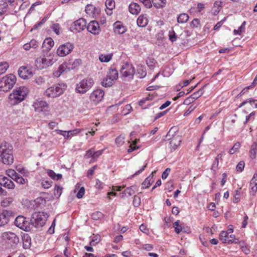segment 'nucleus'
<instances>
[{
    "mask_svg": "<svg viewBox=\"0 0 257 257\" xmlns=\"http://www.w3.org/2000/svg\"><path fill=\"white\" fill-rule=\"evenodd\" d=\"M181 142V139L179 136L174 137L169 143L171 150H175L180 145Z\"/></svg>",
    "mask_w": 257,
    "mask_h": 257,
    "instance_id": "obj_21",
    "label": "nucleus"
},
{
    "mask_svg": "<svg viewBox=\"0 0 257 257\" xmlns=\"http://www.w3.org/2000/svg\"><path fill=\"white\" fill-rule=\"evenodd\" d=\"M28 93V89L26 87L21 86L15 89L9 95V102L15 105L23 101Z\"/></svg>",
    "mask_w": 257,
    "mask_h": 257,
    "instance_id": "obj_2",
    "label": "nucleus"
},
{
    "mask_svg": "<svg viewBox=\"0 0 257 257\" xmlns=\"http://www.w3.org/2000/svg\"><path fill=\"white\" fill-rule=\"evenodd\" d=\"M257 153V143L256 142H253L250 147L249 151V156L252 159H254L256 157V154Z\"/></svg>",
    "mask_w": 257,
    "mask_h": 257,
    "instance_id": "obj_31",
    "label": "nucleus"
},
{
    "mask_svg": "<svg viewBox=\"0 0 257 257\" xmlns=\"http://www.w3.org/2000/svg\"><path fill=\"white\" fill-rule=\"evenodd\" d=\"M146 63L148 66L153 70L155 67L157 62L153 58H148L146 60Z\"/></svg>",
    "mask_w": 257,
    "mask_h": 257,
    "instance_id": "obj_41",
    "label": "nucleus"
},
{
    "mask_svg": "<svg viewBox=\"0 0 257 257\" xmlns=\"http://www.w3.org/2000/svg\"><path fill=\"white\" fill-rule=\"evenodd\" d=\"M94 81L92 78L84 79L77 84L75 91L79 93H84L92 87Z\"/></svg>",
    "mask_w": 257,
    "mask_h": 257,
    "instance_id": "obj_8",
    "label": "nucleus"
},
{
    "mask_svg": "<svg viewBox=\"0 0 257 257\" xmlns=\"http://www.w3.org/2000/svg\"><path fill=\"white\" fill-rule=\"evenodd\" d=\"M124 137L122 136L117 137L115 139V143L118 146H121L124 143Z\"/></svg>",
    "mask_w": 257,
    "mask_h": 257,
    "instance_id": "obj_58",
    "label": "nucleus"
},
{
    "mask_svg": "<svg viewBox=\"0 0 257 257\" xmlns=\"http://www.w3.org/2000/svg\"><path fill=\"white\" fill-rule=\"evenodd\" d=\"M152 5L158 9L164 7L166 4V0H151Z\"/></svg>",
    "mask_w": 257,
    "mask_h": 257,
    "instance_id": "obj_29",
    "label": "nucleus"
},
{
    "mask_svg": "<svg viewBox=\"0 0 257 257\" xmlns=\"http://www.w3.org/2000/svg\"><path fill=\"white\" fill-rule=\"evenodd\" d=\"M92 218L94 220H97L103 217V214L100 211H96L92 214Z\"/></svg>",
    "mask_w": 257,
    "mask_h": 257,
    "instance_id": "obj_51",
    "label": "nucleus"
},
{
    "mask_svg": "<svg viewBox=\"0 0 257 257\" xmlns=\"http://www.w3.org/2000/svg\"><path fill=\"white\" fill-rule=\"evenodd\" d=\"M249 186H257V174H254L250 180Z\"/></svg>",
    "mask_w": 257,
    "mask_h": 257,
    "instance_id": "obj_61",
    "label": "nucleus"
},
{
    "mask_svg": "<svg viewBox=\"0 0 257 257\" xmlns=\"http://www.w3.org/2000/svg\"><path fill=\"white\" fill-rule=\"evenodd\" d=\"M244 168V163L243 161L239 162L236 166L237 171L242 172Z\"/></svg>",
    "mask_w": 257,
    "mask_h": 257,
    "instance_id": "obj_62",
    "label": "nucleus"
},
{
    "mask_svg": "<svg viewBox=\"0 0 257 257\" xmlns=\"http://www.w3.org/2000/svg\"><path fill=\"white\" fill-rule=\"evenodd\" d=\"M67 66L66 63H63L61 64L59 68H58V70L55 71L53 74L55 77H59L63 73L67 71Z\"/></svg>",
    "mask_w": 257,
    "mask_h": 257,
    "instance_id": "obj_27",
    "label": "nucleus"
},
{
    "mask_svg": "<svg viewBox=\"0 0 257 257\" xmlns=\"http://www.w3.org/2000/svg\"><path fill=\"white\" fill-rule=\"evenodd\" d=\"M152 179V177H151V176L147 177L142 184V188L145 189L149 188L153 182Z\"/></svg>",
    "mask_w": 257,
    "mask_h": 257,
    "instance_id": "obj_40",
    "label": "nucleus"
},
{
    "mask_svg": "<svg viewBox=\"0 0 257 257\" xmlns=\"http://www.w3.org/2000/svg\"><path fill=\"white\" fill-rule=\"evenodd\" d=\"M147 8H150L152 5L151 0H140Z\"/></svg>",
    "mask_w": 257,
    "mask_h": 257,
    "instance_id": "obj_63",
    "label": "nucleus"
},
{
    "mask_svg": "<svg viewBox=\"0 0 257 257\" xmlns=\"http://www.w3.org/2000/svg\"><path fill=\"white\" fill-rule=\"evenodd\" d=\"M85 193V188L84 187H82L80 188L78 192L76 194V197L78 199H80L83 197Z\"/></svg>",
    "mask_w": 257,
    "mask_h": 257,
    "instance_id": "obj_60",
    "label": "nucleus"
},
{
    "mask_svg": "<svg viewBox=\"0 0 257 257\" xmlns=\"http://www.w3.org/2000/svg\"><path fill=\"white\" fill-rule=\"evenodd\" d=\"M15 75L10 74L0 79V91L7 92L11 89L16 82Z\"/></svg>",
    "mask_w": 257,
    "mask_h": 257,
    "instance_id": "obj_4",
    "label": "nucleus"
},
{
    "mask_svg": "<svg viewBox=\"0 0 257 257\" xmlns=\"http://www.w3.org/2000/svg\"><path fill=\"white\" fill-rule=\"evenodd\" d=\"M245 22H244L237 30H234L233 33L235 35L240 34L245 29Z\"/></svg>",
    "mask_w": 257,
    "mask_h": 257,
    "instance_id": "obj_56",
    "label": "nucleus"
},
{
    "mask_svg": "<svg viewBox=\"0 0 257 257\" xmlns=\"http://www.w3.org/2000/svg\"><path fill=\"white\" fill-rule=\"evenodd\" d=\"M106 10L107 15L110 16L112 13V10L115 7V3L113 0H106L105 2Z\"/></svg>",
    "mask_w": 257,
    "mask_h": 257,
    "instance_id": "obj_22",
    "label": "nucleus"
},
{
    "mask_svg": "<svg viewBox=\"0 0 257 257\" xmlns=\"http://www.w3.org/2000/svg\"><path fill=\"white\" fill-rule=\"evenodd\" d=\"M107 75L109 77L112 81L115 80L118 78L117 71L114 68H110L107 72Z\"/></svg>",
    "mask_w": 257,
    "mask_h": 257,
    "instance_id": "obj_30",
    "label": "nucleus"
},
{
    "mask_svg": "<svg viewBox=\"0 0 257 257\" xmlns=\"http://www.w3.org/2000/svg\"><path fill=\"white\" fill-rule=\"evenodd\" d=\"M129 11L133 15H138L141 11V7L138 4L132 3L129 6Z\"/></svg>",
    "mask_w": 257,
    "mask_h": 257,
    "instance_id": "obj_25",
    "label": "nucleus"
},
{
    "mask_svg": "<svg viewBox=\"0 0 257 257\" xmlns=\"http://www.w3.org/2000/svg\"><path fill=\"white\" fill-rule=\"evenodd\" d=\"M137 186L133 185L130 187L127 188L125 189V190L122 193L121 197H124L127 195L128 196H131L134 194L136 192V190L137 189Z\"/></svg>",
    "mask_w": 257,
    "mask_h": 257,
    "instance_id": "obj_24",
    "label": "nucleus"
},
{
    "mask_svg": "<svg viewBox=\"0 0 257 257\" xmlns=\"http://www.w3.org/2000/svg\"><path fill=\"white\" fill-rule=\"evenodd\" d=\"M8 4L7 0H0V16L6 12Z\"/></svg>",
    "mask_w": 257,
    "mask_h": 257,
    "instance_id": "obj_32",
    "label": "nucleus"
},
{
    "mask_svg": "<svg viewBox=\"0 0 257 257\" xmlns=\"http://www.w3.org/2000/svg\"><path fill=\"white\" fill-rule=\"evenodd\" d=\"M100 240V235H94L92 237V238L90 242V244L91 246L95 245V244L98 243Z\"/></svg>",
    "mask_w": 257,
    "mask_h": 257,
    "instance_id": "obj_49",
    "label": "nucleus"
},
{
    "mask_svg": "<svg viewBox=\"0 0 257 257\" xmlns=\"http://www.w3.org/2000/svg\"><path fill=\"white\" fill-rule=\"evenodd\" d=\"M73 45L70 43H66L60 45L57 50V54L60 57H64L68 55L73 50Z\"/></svg>",
    "mask_w": 257,
    "mask_h": 257,
    "instance_id": "obj_10",
    "label": "nucleus"
},
{
    "mask_svg": "<svg viewBox=\"0 0 257 257\" xmlns=\"http://www.w3.org/2000/svg\"><path fill=\"white\" fill-rule=\"evenodd\" d=\"M7 174L13 180H14V178H16L18 175V174L13 169H9L7 170Z\"/></svg>",
    "mask_w": 257,
    "mask_h": 257,
    "instance_id": "obj_50",
    "label": "nucleus"
},
{
    "mask_svg": "<svg viewBox=\"0 0 257 257\" xmlns=\"http://www.w3.org/2000/svg\"><path fill=\"white\" fill-rule=\"evenodd\" d=\"M14 201L12 197H6L1 201V205L4 207L9 206Z\"/></svg>",
    "mask_w": 257,
    "mask_h": 257,
    "instance_id": "obj_39",
    "label": "nucleus"
},
{
    "mask_svg": "<svg viewBox=\"0 0 257 257\" xmlns=\"http://www.w3.org/2000/svg\"><path fill=\"white\" fill-rule=\"evenodd\" d=\"M137 25L140 27L146 26L148 23V19L146 15H140L137 19Z\"/></svg>",
    "mask_w": 257,
    "mask_h": 257,
    "instance_id": "obj_23",
    "label": "nucleus"
},
{
    "mask_svg": "<svg viewBox=\"0 0 257 257\" xmlns=\"http://www.w3.org/2000/svg\"><path fill=\"white\" fill-rule=\"evenodd\" d=\"M15 224L17 227L26 231L31 229L30 223L23 216H18L15 220Z\"/></svg>",
    "mask_w": 257,
    "mask_h": 257,
    "instance_id": "obj_9",
    "label": "nucleus"
},
{
    "mask_svg": "<svg viewBox=\"0 0 257 257\" xmlns=\"http://www.w3.org/2000/svg\"><path fill=\"white\" fill-rule=\"evenodd\" d=\"M189 19V16L187 14L183 13L180 14L177 18V22L179 23L183 24L186 23Z\"/></svg>",
    "mask_w": 257,
    "mask_h": 257,
    "instance_id": "obj_35",
    "label": "nucleus"
},
{
    "mask_svg": "<svg viewBox=\"0 0 257 257\" xmlns=\"http://www.w3.org/2000/svg\"><path fill=\"white\" fill-rule=\"evenodd\" d=\"M203 94V89H200L198 91L193 93L191 95V97L193 99L194 101L198 98L200 96H201Z\"/></svg>",
    "mask_w": 257,
    "mask_h": 257,
    "instance_id": "obj_48",
    "label": "nucleus"
},
{
    "mask_svg": "<svg viewBox=\"0 0 257 257\" xmlns=\"http://www.w3.org/2000/svg\"><path fill=\"white\" fill-rule=\"evenodd\" d=\"M219 164V161L218 160V158H215L212 166H211V170H212L214 172V173H216V171L218 169V166Z\"/></svg>",
    "mask_w": 257,
    "mask_h": 257,
    "instance_id": "obj_53",
    "label": "nucleus"
},
{
    "mask_svg": "<svg viewBox=\"0 0 257 257\" xmlns=\"http://www.w3.org/2000/svg\"><path fill=\"white\" fill-rule=\"evenodd\" d=\"M3 237L6 241L10 244H17L19 242V237L12 232H6L3 233Z\"/></svg>",
    "mask_w": 257,
    "mask_h": 257,
    "instance_id": "obj_13",
    "label": "nucleus"
},
{
    "mask_svg": "<svg viewBox=\"0 0 257 257\" xmlns=\"http://www.w3.org/2000/svg\"><path fill=\"white\" fill-rule=\"evenodd\" d=\"M52 183V181L43 180L41 183V185L44 188L48 189L51 187Z\"/></svg>",
    "mask_w": 257,
    "mask_h": 257,
    "instance_id": "obj_57",
    "label": "nucleus"
},
{
    "mask_svg": "<svg viewBox=\"0 0 257 257\" xmlns=\"http://www.w3.org/2000/svg\"><path fill=\"white\" fill-rule=\"evenodd\" d=\"M48 214L44 212H35L31 219V224L35 227L43 226L46 223Z\"/></svg>",
    "mask_w": 257,
    "mask_h": 257,
    "instance_id": "obj_5",
    "label": "nucleus"
},
{
    "mask_svg": "<svg viewBox=\"0 0 257 257\" xmlns=\"http://www.w3.org/2000/svg\"><path fill=\"white\" fill-rule=\"evenodd\" d=\"M33 106L35 111L37 112L46 113L49 111V105L45 101L36 100L34 102Z\"/></svg>",
    "mask_w": 257,
    "mask_h": 257,
    "instance_id": "obj_11",
    "label": "nucleus"
},
{
    "mask_svg": "<svg viewBox=\"0 0 257 257\" xmlns=\"http://www.w3.org/2000/svg\"><path fill=\"white\" fill-rule=\"evenodd\" d=\"M54 62V60L50 56H42L35 60V65L37 69L42 70L51 66Z\"/></svg>",
    "mask_w": 257,
    "mask_h": 257,
    "instance_id": "obj_6",
    "label": "nucleus"
},
{
    "mask_svg": "<svg viewBox=\"0 0 257 257\" xmlns=\"http://www.w3.org/2000/svg\"><path fill=\"white\" fill-rule=\"evenodd\" d=\"M242 106H245V109H246V110H245V112L247 113L248 111H250L252 109L257 108V100L253 98L246 99L239 105V108Z\"/></svg>",
    "mask_w": 257,
    "mask_h": 257,
    "instance_id": "obj_12",
    "label": "nucleus"
},
{
    "mask_svg": "<svg viewBox=\"0 0 257 257\" xmlns=\"http://www.w3.org/2000/svg\"><path fill=\"white\" fill-rule=\"evenodd\" d=\"M19 76L23 79H26L32 77L33 75L32 71L28 67L22 66L18 70Z\"/></svg>",
    "mask_w": 257,
    "mask_h": 257,
    "instance_id": "obj_17",
    "label": "nucleus"
},
{
    "mask_svg": "<svg viewBox=\"0 0 257 257\" xmlns=\"http://www.w3.org/2000/svg\"><path fill=\"white\" fill-rule=\"evenodd\" d=\"M17 183L20 184H25L28 182L27 179L23 178L21 175H18L16 178H14V180Z\"/></svg>",
    "mask_w": 257,
    "mask_h": 257,
    "instance_id": "obj_47",
    "label": "nucleus"
},
{
    "mask_svg": "<svg viewBox=\"0 0 257 257\" xmlns=\"http://www.w3.org/2000/svg\"><path fill=\"white\" fill-rule=\"evenodd\" d=\"M241 145L239 142H236L234 144L233 146L229 150V153L230 154H233L236 153L240 148Z\"/></svg>",
    "mask_w": 257,
    "mask_h": 257,
    "instance_id": "obj_45",
    "label": "nucleus"
},
{
    "mask_svg": "<svg viewBox=\"0 0 257 257\" xmlns=\"http://www.w3.org/2000/svg\"><path fill=\"white\" fill-rule=\"evenodd\" d=\"M13 212L7 210H3L0 214V226H4L9 221L10 218L12 216Z\"/></svg>",
    "mask_w": 257,
    "mask_h": 257,
    "instance_id": "obj_16",
    "label": "nucleus"
},
{
    "mask_svg": "<svg viewBox=\"0 0 257 257\" xmlns=\"http://www.w3.org/2000/svg\"><path fill=\"white\" fill-rule=\"evenodd\" d=\"M173 227L177 233H179L182 230V227L179 225V221H176L173 223Z\"/></svg>",
    "mask_w": 257,
    "mask_h": 257,
    "instance_id": "obj_52",
    "label": "nucleus"
},
{
    "mask_svg": "<svg viewBox=\"0 0 257 257\" xmlns=\"http://www.w3.org/2000/svg\"><path fill=\"white\" fill-rule=\"evenodd\" d=\"M86 28L87 31L94 35H97L100 32L99 25L96 21H91Z\"/></svg>",
    "mask_w": 257,
    "mask_h": 257,
    "instance_id": "obj_15",
    "label": "nucleus"
},
{
    "mask_svg": "<svg viewBox=\"0 0 257 257\" xmlns=\"http://www.w3.org/2000/svg\"><path fill=\"white\" fill-rule=\"evenodd\" d=\"M238 239L236 238L235 237V235L234 234H230L229 235V239L228 240L227 243L231 244V243H238Z\"/></svg>",
    "mask_w": 257,
    "mask_h": 257,
    "instance_id": "obj_54",
    "label": "nucleus"
},
{
    "mask_svg": "<svg viewBox=\"0 0 257 257\" xmlns=\"http://www.w3.org/2000/svg\"><path fill=\"white\" fill-rule=\"evenodd\" d=\"M86 26V20L83 18H80L73 23L71 28L77 32H80L84 30Z\"/></svg>",
    "mask_w": 257,
    "mask_h": 257,
    "instance_id": "obj_14",
    "label": "nucleus"
},
{
    "mask_svg": "<svg viewBox=\"0 0 257 257\" xmlns=\"http://www.w3.org/2000/svg\"><path fill=\"white\" fill-rule=\"evenodd\" d=\"M169 40L172 42H174L176 41L177 35H176V33L174 30H172V31H169Z\"/></svg>",
    "mask_w": 257,
    "mask_h": 257,
    "instance_id": "obj_55",
    "label": "nucleus"
},
{
    "mask_svg": "<svg viewBox=\"0 0 257 257\" xmlns=\"http://www.w3.org/2000/svg\"><path fill=\"white\" fill-rule=\"evenodd\" d=\"M9 64L7 62L0 63V75H2L6 72L9 68Z\"/></svg>",
    "mask_w": 257,
    "mask_h": 257,
    "instance_id": "obj_46",
    "label": "nucleus"
},
{
    "mask_svg": "<svg viewBox=\"0 0 257 257\" xmlns=\"http://www.w3.org/2000/svg\"><path fill=\"white\" fill-rule=\"evenodd\" d=\"M222 2L220 1H216L214 4L213 11L214 15H217L221 10Z\"/></svg>",
    "mask_w": 257,
    "mask_h": 257,
    "instance_id": "obj_37",
    "label": "nucleus"
},
{
    "mask_svg": "<svg viewBox=\"0 0 257 257\" xmlns=\"http://www.w3.org/2000/svg\"><path fill=\"white\" fill-rule=\"evenodd\" d=\"M96 11H97V9L92 5H87L85 7L86 13L90 16H94L96 13Z\"/></svg>",
    "mask_w": 257,
    "mask_h": 257,
    "instance_id": "obj_33",
    "label": "nucleus"
},
{
    "mask_svg": "<svg viewBox=\"0 0 257 257\" xmlns=\"http://www.w3.org/2000/svg\"><path fill=\"white\" fill-rule=\"evenodd\" d=\"M63 191V188L61 187L60 185H56L55 186L54 190V195L57 198H59Z\"/></svg>",
    "mask_w": 257,
    "mask_h": 257,
    "instance_id": "obj_42",
    "label": "nucleus"
},
{
    "mask_svg": "<svg viewBox=\"0 0 257 257\" xmlns=\"http://www.w3.org/2000/svg\"><path fill=\"white\" fill-rule=\"evenodd\" d=\"M132 110V106L130 104L126 105L123 109V112L124 114H127L129 113Z\"/></svg>",
    "mask_w": 257,
    "mask_h": 257,
    "instance_id": "obj_64",
    "label": "nucleus"
},
{
    "mask_svg": "<svg viewBox=\"0 0 257 257\" xmlns=\"http://www.w3.org/2000/svg\"><path fill=\"white\" fill-rule=\"evenodd\" d=\"M43 45L47 50H50L54 46V41L52 38H48L44 40Z\"/></svg>",
    "mask_w": 257,
    "mask_h": 257,
    "instance_id": "obj_34",
    "label": "nucleus"
},
{
    "mask_svg": "<svg viewBox=\"0 0 257 257\" xmlns=\"http://www.w3.org/2000/svg\"><path fill=\"white\" fill-rule=\"evenodd\" d=\"M112 54H101L99 57V59L101 62H108L112 59Z\"/></svg>",
    "mask_w": 257,
    "mask_h": 257,
    "instance_id": "obj_43",
    "label": "nucleus"
},
{
    "mask_svg": "<svg viewBox=\"0 0 257 257\" xmlns=\"http://www.w3.org/2000/svg\"><path fill=\"white\" fill-rule=\"evenodd\" d=\"M113 30L114 33L117 34H122L126 31L125 27L119 21L114 23Z\"/></svg>",
    "mask_w": 257,
    "mask_h": 257,
    "instance_id": "obj_20",
    "label": "nucleus"
},
{
    "mask_svg": "<svg viewBox=\"0 0 257 257\" xmlns=\"http://www.w3.org/2000/svg\"><path fill=\"white\" fill-rule=\"evenodd\" d=\"M104 95V92L102 90L96 89L91 93L90 98L94 102H98L101 100Z\"/></svg>",
    "mask_w": 257,
    "mask_h": 257,
    "instance_id": "obj_18",
    "label": "nucleus"
},
{
    "mask_svg": "<svg viewBox=\"0 0 257 257\" xmlns=\"http://www.w3.org/2000/svg\"><path fill=\"white\" fill-rule=\"evenodd\" d=\"M67 85L63 83H57L47 88L45 92V95L48 97L54 98L58 97L63 93Z\"/></svg>",
    "mask_w": 257,
    "mask_h": 257,
    "instance_id": "obj_3",
    "label": "nucleus"
},
{
    "mask_svg": "<svg viewBox=\"0 0 257 257\" xmlns=\"http://www.w3.org/2000/svg\"><path fill=\"white\" fill-rule=\"evenodd\" d=\"M229 239V234L225 231H222L219 234V239L223 243L228 242Z\"/></svg>",
    "mask_w": 257,
    "mask_h": 257,
    "instance_id": "obj_38",
    "label": "nucleus"
},
{
    "mask_svg": "<svg viewBox=\"0 0 257 257\" xmlns=\"http://www.w3.org/2000/svg\"><path fill=\"white\" fill-rule=\"evenodd\" d=\"M141 203V198L139 196L135 195L133 200V205L135 207H138Z\"/></svg>",
    "mask_w": 257,
    "mask_h": 257,
    "instance_id": "obj_59",
    "label": "nucleus"
},
{
    "mask_svg": "<svg viewBox=\"0 0 257 257\" xmlns=\"http://www.w3.org/2000/svg\"><path fill=\"white\" fill-rule=\"evenodd\" d=\"M240 189L241 188H239L238 190H236L235 191L234 197L232 200L233 202L235 203H237L240 200V198L241 196Z\"/></svg>",
    "mask_w": 257,
    "mask_h": 257,
    "instance_id": "obj_44",
    "label": "nucleus"
},
{
    "mask_svg": "<svg viewBox=\"0 0 257 257\" xmlns=\"http://www.w3.org/2000/svg\"><path fill=\"white\" fill-rule=\"evenodd\" d=\"M113 82V81H112L109 77H108V76L106 75V76L102 80L101 84L103 86L106 87H110L112 85Z\"/></svg>",
    "mask_w": 257,
    "mask_h": 257,
    "instance_id": "obj_36",
    "label": "nucleus"
},
{
    "mask_svg": "<svg viewBox=\"0 0 257 257\" xmlns=\"http://www.w3.org/2000/svg\"><path fill=\"white\" fill-rule=\"evenodd\" d=\"M23 246L25 249L29 248L31 245V239L28 234H25L22 237Z\"/></svg>",
    "mask_w": 257,
    "mask_h": 257,
    "instance_id": "obj_26",
    "label": "nucleus"
},
{
    "mask_svg": "<svg viewBox=\"0 0 257 257\" xmlns=\"http://www.w3.org/2000/svg\"><path fill=\"white\" fill-rule=\"evenodd\" d=\"M0 161L6 165L12 164L14 162L13 146L6 142H3L0 145Z\"/></svg>",
    "mask_w": 257,
    "mask_h": 257,
    "instance_id": "obj_1",
    "label": "nucleus"
},
{
    "mask_svg": "<svg viewBox=\"0 0 257 257\" xmlns=\"http://www.w3.org/2000/svg\"><path fill=\"white\" fill-rule=\"evenodd\" d=\"M120 74L123 80H132L135 74V68L132 64L126 63L122 66L120 70Z\"/></svg>",
    "mask_w": 257,
    "mask_h": 257,
    "instance_id": "obj_7",
    "label": "nucleus"
},
{
    "mask_svg": "<svg viewBox=\"0 0 257 257\" xmlns=\"http://www.w3.org/2000/svg\"><path fill=\"white\" fill-rule=\"evenodd\" d=\"M0 185L9 189H13L15 187L14 183L7 177L0 176Z\"/></svg>",
    "mask_w": 257,
    "mask_h": 257,
    "instance_id": "obj_19",
    "label": "nucleus"
},
{
    "mask_svg": "<svg viewBox=\"0 0 257 257\" xmlns=\"http://www.w3.org/2000/svg\"><path fill=\"white\" fill-rule=\"evenodd\" d=\"M147 72L145 68L143 66H139L137 68L136 75L138 77L142 78L146 76Z\"/></svg>",
    "mask_w": 257,
    "mask_h": 257,
    "instance_id": "obj_28",
    "label": "nucleus"
}]
</instances>
